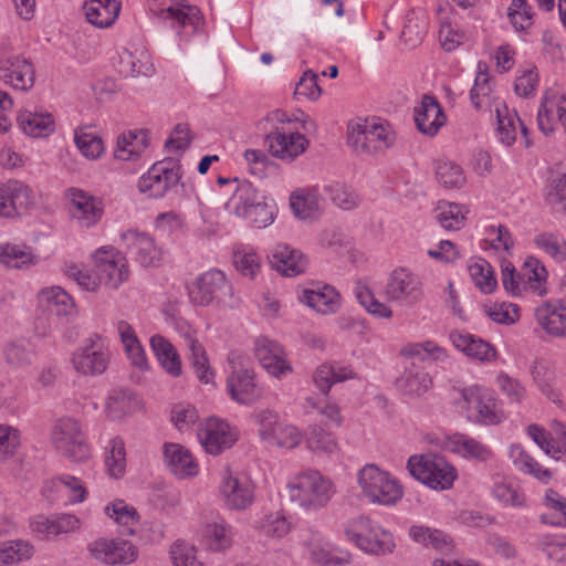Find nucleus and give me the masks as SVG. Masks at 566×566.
Returning a JSON list of instances; mask_svg holds the SVG:
<instances>
[{"mask_svg":"<svg viewBox=\"0 0 566 566\" xmlns=\"http://www.w3.org/2000/svg\"><path fill=\"white\" fill-rule=\"evenodd\" d=\"M111 359L105 340L94 335L86 338L72 354L73 369L83 376H98L105 373Z\"/></svg>","mask_w":566,"mask_h":566,"instance_id":"obj_13","label":"nucleus"},{"mask_svg":"<svg viewBox=\"0 0 566 566\" xmlns=\"http://www.w3.org/2000/svg\"><path fill=\"white\" fill-rule=\"evenodd\" d=\"M534 317L548 336L566 338V298L542 302L535 307Z\"/></svg>","mask_w":566,"mask_h":566,"instance_id":"obj_25","label":"nucleus"},{"mask_svg":"<svg viewBox=\"0 0 566 566\" xmlns=\"http://www.w3.org/2000/svg\"><path fill=\"white\" fill-rule=\"evenodd\" d=\"M408 534L413 542L442 553H449L453 548L451 538L437 528L412 525Z\"/></svg>","mask_w":566,"mask_h":566,"instance_id":"obj_51","label":"nucleus"},{"mask_svg":"<svg viewBox=\"0 0 566 566\" xmlns=\"http://www.w3.org/2000/svg\"><path fill=\"white\" fill-rule=\"evenodd\" d=\"M114 66L124 77L150 76L154 73L151 56L142 48L134 51L128 49L119 51Z\"/></svg>","mask_w":566,"mask_h":566,"instance_id":"obj_32","label":"nucleus"},{"mask_svg":"<svg viewBox=\"0 0 566 566\" xmlns=\"http://www.w3.org/2000/svg\"><path fill=\"white\" fill-rule=\"evenodd\" d=\"M55 449L66 458L82 461L90 457V446L80 422L73 418L59 419L51 432Z\"/></svg>","mask_w":566,"mask_h":566,"instance_id":"obj_11","label":"nucleus"},{"mask_svg":"<svg viewBox=\"0 0 566 566\" xmlns=\"http://www.w3.org/2000/svg\"><path fill=\"white\" fill-rule=\"evenodd\" d=\"M164 460L169 471L179 479L193 478L199 473V464L191 452L174 442L164 444Z\"/></svg>","mask_w":566,"mask_h":566,"instance_id":"obj_33","label":"nucleus"},{"mask_svg":"<svg viewBox=\"0 0 566 566\" xmlns=\"http://www.w3.org/2000/svg\"><path fill=\"white\" fill-rule=\"evenodd\" d=\"M197 436L203 450L211 455H219L238 440L235 428L216 417L206 419L199 426Z\"/></svg>","mask_w":566,"mask_h":566,"instance_id":"obj_18","label":"nucleus"},{"mask_svg":"<svg viewBox=\"0 0 566 566\" xmlns=\"http://www.w3.org/2000/svg\"><path fill=\"white\" fill-rule=\"evenodd\" d=\"M534 243L537 249L556 262H566V239L555 232H542L535 235Z\"/></svg>","mask_w":566,"mask_h":566,"instance_id":"obj_64","label":"nucleus"},{"mask_svg":"<svg viewBox=\"0 0 566 566\" xmlns=\"http://www.w3.org/2000/svg\"><path fill=\"white\" fill-rule=\"evenodd\" d=\"M509 457L514 467L523 474L531 475L543 484H548L553 479V471L543 467L537 460L528 454L522 446L512 444L510 447Z\"/></svg>","mask_w":566,"mask_h":566,"instance_id":"obj_40","label":"nucleus"},{"mask_svg":"<svg viewBox=\"0 0 566 566\" xmlns=\"http://www.w3.org/2000/svg\"><path fill=\"white\" fill-rule=\"evenodd\" d=\"M407 469L411 476L432 490H449L458 478L457 469L434 453L411 455Z\"/></svg>","mask_w":566,"mask_h":566,"instance_id":"obj_8","label":"nucleus"},{"mask_svg":"<svg viewBox=\"0 0 566 566\" xmlns=\"http://www.w3.org/2000/svg\"><path fill=\"white\" fill-rule=\"evenodd\" d=\"M202 543L212 552H224L234 543L235 532L223 517L207 521L201 530Z\"/></svg>","mask_w":566,"mask_h":566,"instance_id":"obj_35","label":"nucleus"},{"mask_svg":"<svg viewBox=\"0 0 566 566\" xmlns=\"http://www.w3.org/2000/svg\"><path fill=\"white\" fill-rule=\"evenodd\" d=\"M363 496L371 504L392 506L403 496L400 482L376 464H365L357 473Z\"/></svg>","mask_w":566,"mask_h":566,"instance_id":"obj_6","label":"nucleus"},{"mask_svg":"<svg viewBox=\"0 0 566 566\" xmlns=\"http://www.w3.org/2000/svg\"><path fill=\"white\" fill-rule=\"evenodd\" d=\"M323 198L318 186L300 187L290 193L289 206L300 221L313 222L323 212Z\"/></svg>","mask_w":566,"mask_h":566,"instance_id":"obj_23","label":"nucleus"},{"mask_svg":"<svg viewBox=\"0 0 566 566\" xmlns=\"http://www.w3.org/2000/svg\"><path fill=\"white\" fill-rule=\"evenodd\" d=\"M82 521L74 514L63 513L45 516L36 515L30 523L31 531L41 539H51L81 530Z\"/></svg>","mask_w":566,"mask_h":566,"instance_id":"obj_26","label":"nucleus"},{"mask_svg":"<svg viewBox=\"0 0 566 566\" xmlns=\"http://www.w3.org/2000/svg\"><path fill=\"white\" fill-rule=\"evenodd\" d=\"M436 218L446 230H459L465 224L469 208L464 205L439 201Z\"/></svg>","mask_w":566,"mask_h":566,"instance_id":"obj_59","label":"nucleus"},{"mask_svg":"<svg viewBox=\"0 0 566 566\" xmlns=\"http://www.w3.org/2000/svg\"><path fill=\"white\" fill-rule=\"evenodd\" d=\"M237 182L235 189L229 200L226 202V210L237 217L247 216V212L264 196L251 182Z\"/></svg>","mask_w":566,"mask_h":566,"instance_id":"obj_41","label":"nucleus"},{"mask_svg":"<svg viewBox=\"0 0 566 566\" xmlns=\"http://www.w3.org/2000/svg\"><path fill=\"white\" fill-rule=\"evenodd\" d=\"M415 122L421 134L432 137L446 125L447 116L433 96L423 95L419 105L415 107Z\"/></svg>","mask_w":566,"mask_h":566,"instance_id":"obj_31","label":"nucleus"},{"mask_svg":"<svg viewBox=\"0 0 566 566\" xmlns=\"http://www.w3.org/2000/svg\"><path fill=\"white\" fill-rule=\"evenodd\" d=\"M150 13L167 22L180 41L203 32L205 20L198 7L180 0H149Z\"/></svg>","mask_w":566,"mask_h":566,"instance_id":"obj_2","label":"nucleus"},{"mask_svg":"<svg viewBox=\"0 0 566 566\" xmlns=\"http://www.w3.org/2000/svg\"><path fill=\"white\" fill-rule=\"evenodd\" d=\"M182 177L181 165L175 158L155 163L138 180V189L150 198H163Z\"/></svg>","mask_w":566,"mask_h":566,"instance_id":"obj_12","label":"nucleus"},{"mask_svg":"<svg viewBox=\"0 0 566 566\" xmlns=\"http://www.w3.org/2000/svg\"><path fill=\"white\" fill-rule=\"evenodd\" d=\"M497 134L502 144L511 146L516 139L517 126L521 133L526 136L527 128L517 117L515 112H510L504 103L496 104Z\"/></svg>","mask_w":566,"mask_h":566,"instance_id":"obj_47","label":"nucleus"},{"mask_svg":"<svg viewBox=\"0 0 566 566\" xmlns=\"http://www.w3.org/2000/svg\"><path fill=\"white\" fill-rule=\"evenodd\" d=\"M470 99L476 111H494L496 104L502 103L494 95L493 82L488 72V66L483 62H479L474 84L470 90Z\"/></svg>","mask_w":566,"mask_h":566,"instance_id":"obj_36","label":"nucleus"},{"mask_svg":"<svg viewBox=\"0 0 566 566\" xmlns=\"http://www.w3.org/2000/svg\"><path fill=\"white\" fill-rule=\"evenodd\" d=\"M148 139L145 130H130L118 137L115 148V158L119 160H134L147 148Z\"/></svg>","mask_w":566,"mask_h":566,"instance_id":"obj_50","label":"nucleus"},{"mask_svg":"<svg viewBox=\"0 0 566 566\" xmlns=\"http://www.w3.org/2000/svg\"><path fill=\"white\" fill-rule=\"evenodd\" d=\"M67 213L71 221L82 230L95 228L104 216V201L91 192L72 187L65 191Z\"/></svg>","mask_w":566,"mask_h":566,"instance_id":"obj_10","label":"nucleus"},{"mask_svg":"<svg viewBox=\"0 0 566 566\" xmlns=\"http://www.w3.org/2000/svg\"><path fill=\"white\" fill-rule=\"evenodd\" d=\"M451 344L467 357L482 364L497 359L496 348L489 342L467 332L453 331L449 334Z\"/></svg>","mask_w":566,"mask_h":566,"instance_id":"obj_28","label":"nucleus"},{"mask_svg":"<svg viewBox=\"0 0 566 566\" xmlns=\"http://www.w3.org/2000/svg\"><path fill=\"white\" fill-rule=\"evenodd\" d=\"M126 448L120 437L112 438L105 447V467L109 476L120 479L126 472Z\"/></svg>","mask_w":566,"mask_h":566,"instance_id":"obj_58","label":"nucleus"},{"mask_svg":"<svg viewBox=\"0 0 566 566\" xmlns=\"http://www.w3.org/2000/svg\"><path fill=\"white\" fill-rule=\"evenodd\" d=\"M18 124L25 135L34 138L46 137L55 129L54 118L48 112L23 111L18 116Z\"/></svg>","mask_w":566,"mask_h":566,"instance_id":"obj_43","label":"nucleus"},{"mask_svg":"<svg viewBox=\"0 0 566 566\" xmlns=\"http://www.w3.org/2000/svg\"><path fill=\"white\" fill-rule=\"evenodd\" d=\"M255 531L266 539L277 541L291 531V522L284 513L276 511L263 515L255 522Z\"/></svg>","mask_w":566,"mask_h":566,"instance_id":"obj_53","label":"nucleus"},{"mask_svg":"<svg viewBox=\"0 0 566 566\" xmlns=\"http://www.w3.org/2000/svg\"><path fill=\"white\" fill-rule=\"evenodd\" d=\"M273 268L285 276H296L307 268L306 256L287 244H277L272 253Z\"/></svg>","mask_w":566,"mask_h":566,"instance_id":"obj_38","label":"nucleus"},{"mask_svg":"<svg viewBox=\"0 0 566 566\" xmlns=\"http://www.w3.org/2000/svg\"><path fill=\"white\" fill-rule=\"evenodd\" d=\"M149 345L165 371L172 377H179L181 375V359L176 347L159 334L150 337Z\"/></svg>","mask_w":566,"mask_h":566,"instance_id":"obj_42","label":"nucleus"},{"mask_svg":"<svg viewBox=\"0 0 566 566\" xmlns=\"http://www.w3.org/2000/svg\"><path fill=\"white\" fill-rule=\"evenodd\" d=\"M33 203V192L28 185L15 179L0 184L1 217L14 218L24 214Z\"/></svg>","mask_w":566,"mask_h":566,"instance_id":"obj_22","label":"nucleus"},{"mask_svg":"<svg viewBox=\"0 0 566 566\" xmlns=\"http://www.w3.org/2000/svg\"><path fill=\"white\" fill-rule=\"evenodd\" d=\"M116 331L130 364L140 370H147L149 368L148 358L134 327L126 321H118Z\"/></svg>","mask_w":566,"mask_h":566,"instance_id":"obj_37","label":"nucleus"},{"mask_svg":"<svg viewBox=\"0 0 566 566\" xmlns=\"http://www.w3.org/2000/svg\"><path fill=\"white\" fill-rule=\"evenodd\" d=\"M34 554V547L24 539L0 542V564L4 566L22 563Z\"/></svg>","mask_w":566,"mask_h":566,"instance_id":"obj_61","label":"nucleus"},{"mask_svg":"<svg viewBox=\"0 0 566 566\" xmlns=\"http://www.w3.org/2000/svg\"><path fill=\"white\" fill-rule=\"evenodd\" d=\"M38 298L43 307L59 316L69 315L74 310L73 298L59 286L43 289Z\"/></svg>","mask_w":566,"mask_h":566,"instance_id":"obj_55","label":"nucleus"},{"mask_svg":"<svg viewBox=\"0 0 566 566\" xmlns=\"http://www.w3.org/2000/svg\"><path fill=\"white\" fill-rule=\"evenodd\" d=\"M432 380L422 367L411 364L397 379L396 386L405 395L421 396L431 387Z\"/></svg>","mask_w":566,"mask_h":566,"instance_id":"obj_44","label":"nucleus"},{"mask_svg":"<svg viewBox=\"0 0 566 566\" xmlns=\"http://www.w3.org/2000/svg\"><path fill=\"white\" fill-rule=\"evenodd\" d=\"M254 354L262 368L276 379H282L293 371L284 348L275 340L259 337L254 344Z\"/></svg>","mask_w":566,"mask_h":566,"instance_id":"obj_21","label":"nucleus"},{"mask_svg":"<svg viewBox=\"0 0 566 566\" xmlns=\"http://www.w3.org/2000/svg\"><path fill=\"white\" fill-rule=\"evenodd\" d=\"M265 144L272 157L283 163H293L305 153L310 140L304 134L291 127L273 126L265 136Z\"/></svg>","mask_w":566,"mask_h":566,"instance_id":"obj_16","label":"nucleus"},{"mask_svg":"<svg viewBox=\"0 0 566 566\" xmlns=\"http://www.w3.org/2000/svg\"><path fill=\"white\" fill-rule=\"evenodd\" d=\"M468 272L474 286L483 294H491L497 287V279L493 266L482 258L471 259Z\"/></svg>","mask_w":566,"mask_h":566,"instance_id":"obj_48","label":"nucleus"},{"mask_svg":"<svg viewBox=\"0 0 566 566\" xmlns=\"http://www.w3.org/2000/svg\"><path fill=\"white\" fill-rule=\"evenodd\" d=\"M458 395L455 402L469 420L488 426L502 422L504 415L490 389L472 385L458 389Z\"/></svg>","mask_w":566,"mask_h":566,"instance_id":"obj_9","label":"nucleus"},{"mask_svg":"<svg viewBox=\"0 0 566 566\" xmlns=\"http://www.w3.org/2000/svg\"><path fill=\"white\" fill-rule=\"evenodd\" d=\"M105 515L123 528V533L134 535L139 524L136 509L124 500H114L104 506Z\"/></svg>","mask_w":566,"mask_h":566,"instance_id":"obj_45","label":"nucleus"},{"mask_svg":"<svg viewBox=\"0 0 566 566\" xmlns=\"http://www.w3.org/2000/svg\"><path fill=\"white\" fill-rule=\"evenodd\" d=\"M491 494L504 507L523 509L526 506L524 491L511 481L504 479L495 481Z\"/></svg>","mask_w":566,"mask_h":566,"instance_id":"obj_56","label":"nucleus"},{"mask_svg":"<svg viewBox=\"0 0 566 566\" xmlns=\"http://www.w3.org/2000/svg\"><path fill=\"white\" fill-rule=\"evenodd\" d=\"M395 140V130L381 118H366L348 126L347 143L357 155L382 154L394 146Z\"/></svg>","mask_w":566,"mask_h":566,"instance_id":"obj_3","label":"nucleus"},{"mask_svg":"<svg viewBox=\"0 0 566 566\" xmlns=\"http://www.w3.org/2000/svg\"><path fill=\"white\" fill-rule=\"evenodd\" d=\"M95 268L103 285L117 290L129 277V266L126 256L113 247H102L93 254Z\"/></svg>","mask_w":566,"mask_h":566,"instance_id":"obj_17","label":"nucleus"},{"mask_svg":"<svg viewBox=\"0 0 566 566\" xmlns=\"http://www.w3.org/2000/svg\"><path fill=\"white\" fill-rule=\"evenodd\" d=\"M92 558L107 564H132L137 558L136 547L128 541L119 538H98L87 545Z\"/></svg>","mask_w":566,"mask_h":566,"instance_id":"obj_20","label":"nucleus"},{"mask_svg":"<svg viewBox=\"0 0 566 566\" xmlns=\"http://www.w3.org/2000/svg\"><path fill=\"white\" fill-rule=\"evenodd\" d=\"M36 261L33 249L24 243H0V264L7 270H28L35 265Z\"/></svg>","mask_w":566,"mask_h":566,"instance_id":"obj_39","label":"nucleus"},{"mask_svg":"<svg viewBox=\"0 0 566 566\" xmlns=\"http://www.w3.org/2000/svg\"><path fill=\"white\" fill-rule=\"evenodd\" d=\"M559 123L566 130V95L558 88L546 92L537 113V124L541 132L549 135Z\"/></svg>","mask_w":566,"mask_h":566,"instance_id":"obj_24","label":"nucleus"},{"mask_svg":"<svg viewBox=\"0 0 566 566\" xmlns=\"http://www.w3.org/2000/svg\"><path fill=\"white\" fill-rule=\"evenodd\" d=\"M541 504L547 510L539 515L543 524L551 526H566V497L554 489H546Z\"/></svg>","mask_w":566,"mask_h":566,"instance_id":"obj_46","label":"nucleus"},{"mask_svg":"<svg viewBox=\"0 0 566 566\" xmlns=\"http://www.w3.org/2000/svg\"><path fill=\"white\" fill-rule=\"evenodd\" d=\"M446 449L459 457L479 462L493 459L492 449L482 441L463 433H454L446 439Z\"/></svg>","mask_w":566,"mask_h":566,"instance_id":"obj_34","label":"nucleus"},{"mask_svg":"<svg viewBox=\"0 0 566 566\" xmlns=\"http://www.w3.org/2000/svg\"><path fill=\"white\" fill-rule=\"evenodd\" d=\"M287 486L291 501L307 511L324 507L335 493L333 481L316 470L300 472Z\"/></svg>","mask_w":566,"mask_h":566,"instance_id":"obj_5","label":"nucleus"},{"mask_svg":"<svg viewBox=\"0 0 566 566\" xmlns=\"http://www.w3.org/2000/svg\"><path fill=\"white\" fill-rule=\"evenodd\" d=\"M219 495L227 509L244 511L254 501V485L244 473L227 468L220 476Z\"/></svg>","mask_w":566,"mask_h":566,"instance_id":"obj_15","label":"nucleus"},{"mask_svg":"<svg viewBox=\"0 0 566 566\" xmlns=\"http://www.w3.org/2000/svg\"><path fill=\"white\" fill-rule=\"evenodd\" d=\"M484 237L480 242V248L484 251H494L496 253L509 252L513 244V238L509 229L503 224H489L484 227Z\"/></svg>","mask_w":566,"mask_h":566,"instance_id":"obj_60","label":"nucleus"},{"mask_svg":"<svg viewBox=\"0 0 566 566\" xmlns=\"http://www.w3.org/2000/svg\"><path fill=\"white\" fill-rule=\"evenodd\" d=\"M298 301L318 314H335L340 305V295L331 285H312L303 289L297 296Z\"/></svg>","mask_w":566,"mask_h":566,"instance_id":"obj_30","label":"nucleus"},{"mask_svg":"<svg viewBox=\"0 0 566 566\" xmlns=\"http://www.w3.org/2000/svg\"><path fill=\"white\" fill-rule=\"evenodd\" d=\"M343 534L346 542L370 556L390 555L397 546L394 534L389 530L364 514L348 518L343 524Z\"/></svg>","mask_w":566,"mask_h":566,"instance_id":"obj_1","label":"nucleus"},{"mask_svg":"<svg viewBox=\"0 0 566 566\" xmlns=\"http://www.w3.org/2000/svg\"><path fill=\"white\" fill-rule=\"evenodd\" d=\"M138 406L139 400L133 392L124 389H114L106 398L105 410L109 418L117 420L134 412Z\"/></svg>","mask_w":566,"mask_h":566,"instance_id":"obj_54","label":"nucleus"},{"mask_svg":"<svg viewBox=\"0 0 566 566\" xmlns=\"http://www.w3.org/2000/svg\"><path fill=\"white\" fill-rule=\"evenodd\" d=\"M0 77L14 90L29 91L34 84L35 72L29 60L13 55L1 62Z\"/></svg>","mask_w":566,"mask_h":566,"instance_id":"obj_29","label":"nucleus"},{"mask_svg":"<svg viewBox=\"0 0 566 566\" xmlns=\"http://www.w3.org/2000/svg\"><path fill=\"white\" fill-rule=\"evenodd\" d=\"M308 450L317 453L332 454L337 451V442L334 436L319 426H310L303 434Z\"/></svg>","mask_w":566,"mask_h":566,"instance_id":"obj_63","label":"nucleus"},{"mask_svg":"<svg viewBox=\"0 0 566 566\" xmlns=\"http://www.w3.org/2000/svg\"><path fill=\"white\" fill-rule=\"evenodd\" d=\"M530 375L534 386L553 403L562 405V394L557 388L556 364L547 358L534 359L530 367Z\"/></svg>","mask_w":566,"mask_h":566,"instance_id":"obj_27","label":"nucleus"},{"mask_svg":"<svg viewBox=\"0 0 566 566\" xmlns=\"http://www.w3.org/2000/svg\"><path fill=\"white\" fill-rule=\"evenodd\" d=\"M384 294L390 302L413 306L423 298L422 281L407 268H396L388 275Z\"/></svg>","mask_w":566,"mask_h":566,"instance_id":"obj_14","label":"nucleus"},{"mask_svg":"<svg viewBox=\"0 0 566 566\" xmlns=\"http://www.w3.org/2000/svg\"><path fill=\"white\" fill-rule=\"evenodd\" d=\"M428 29L427 13L421 9L408 11L400 39L409 48H415L421 43Z\"/></svg>","mask_w":566,"mask_h":566,"instance_id":"obj_52","label":"nucleus"},{"mask_svg":"<svg viewBox=\"0 0 566 566\" xmlns=\"http://www.w3.org/2000/svg\"><path fill=\"white\" fill-rule=\"evenodd\" d=\"M524 289L531 291L534 295L543 297L548 293L547 290V270L536 258H527L524 262Z\"/></svg>","mask_w":566,"mask_h":566,"instance_id":"obj_57","label":"nucleus"},{"mask_svg":"<svg viewBox=\"0 0 566 566\" xmlns=\"http://www.w3.org/2000/svg\"><path fill=\"white\" fill-rule=\"evenodd\" d=\"M84 13L88 23L96 28H108L118 18L120 4L103 3L101 0H86Z\"/></svg>","mask_w":566,"mask_h":566,"instance_id":"obj_49","label":"nucleus"},{"mask_svg":"<svg viewBox=\"0 0 566 566\" xmlns=\"http://www.w3.org/2000/svg\"><path fill=\"white\" fill-rule=\"evenodd\" d=\"M120 243L126 252L142 266H156L161 260V250L151 235L137 229L120 233Z\"/></svg>","mask_w":566,"mask_h":566,"instance_id":"obj_19","label":"nucleus"},{"mask_svg":"<svg viewBox=\"0 0 566 566\" xmlns=\"http://www.w3.org/2000/svg\"><path fill=\"white\" fill-rule=\"evenodd\" d=\"M189 298L198 306L216 305L220 308H235L241 302L224 272L217 269L196 279L189 287Z\"/></svg>","mask_w":566,"mask_h":566,"instance_id":"obj_4","label":"nucleus"},{"mask_svg":"<svg viewBox=\"0 0 566 566\" xmlns=\"http://www.w3.org/2000/svg\"><path fill=\"white\" fill-rule=\"evenodd\" d=\"M229 373L226 389L232 400L241 405H252L262 398V389L255 381V373L247 355L231 352L228 355Z\"/></svg>","mask_w":566,"mask_h":566,"instance_id":"obj_7","label":"nucleus"},{"mask_svg":"<svg viewBox=\"0 0 566 566\" xmlns=\"http://www.w3.org/2000/svg\"><path fill=\"white\" fill-rule=\"evenodd\" d=\"M354 294L359 304L373 316L389 319L394 312L390 306L378 301L373 291L363 282H357L354 287Z\"/></svg>","mask_w":566,"mask_h":566,"instance_id":"obj_62","label":"nucleus"}]
</instances>
